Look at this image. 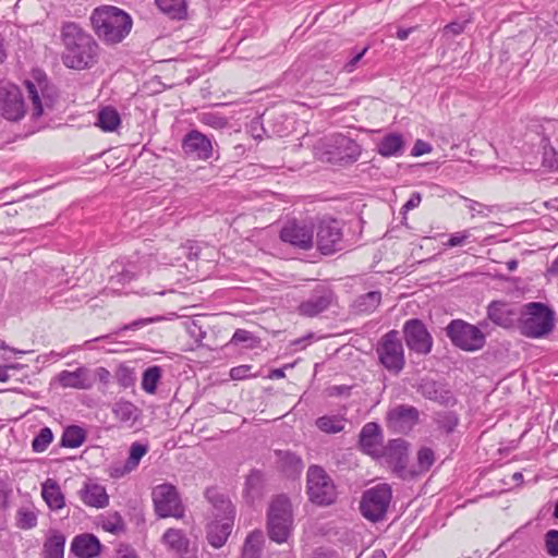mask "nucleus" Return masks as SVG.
I'll return each mask as SVG.
<instances>
[{
	"mask_svg": "<svg viewBox=\"0 0 558 558\" xmlns=\"http://www.w3.org/2000/svg\"><path fill=\"white\" fill-rule=\"evenodd\" d=\"M61 39L64 46L62 61L66 68L84 70L96 63L98 45L78 24L64 23L61 28Z\"/></svg>",
	"mask_w": 558,
	"mask_h": 558,
	"instance_id": "nucleus-1",
	"label": "nucleus"
},
{
	"mask_svg": "<svg viewBox=\"0 0 558 558\" xmlns=\"http://www.w3.org/2000/svg\"><path fill=\"white\" fill-rule=\"evenodd\" d=\"M90 21L96 35L108 44L120 43L132 27L130 15L112 5L95 9Z\"/></svg>",
	"mask_w": 558,
	"mask_h": 558,
	"instance_id": "nucleus-2",
	"label": "nucleus"
},
{
	"mask_svg": "<svg viewBox=\"0 0 558 558\" xmlns=\"http://www.w3.org/2000/svg\"><path fill=\"white\" fill-rule=\"evenodd\" d=\"M518 328L521 335L538 339L551 332L555 326V313L546 304L530 302L518 314Z\"/></svg>",
	"mask_w": 558,
	"mask_h": 558,
	"instance_id": "nucleus-3",
	"label": "nucleus"
},
{
	"mask_svg": "<svg viewBox=\"0 0 558 558\" xmlns=\"http://www.w3.org/2000/svg\"><path fill=\"white\" fill-rule=\"evenodd\" d=\"M361 155L359 144L341 134H335L319 141L316 147V158L331 165H349Z\"/></svg>",
	"mask_w": 558,
	"mask_h": 558,
	"instance_id": "nucleus-4",
	"label": "nucleus"
},
{
	"mask_svg": "<svg viewBox=\"0 0 558 558\" xmlns=\"http://www.w3.org/2000/svg\"><path fill=\"white\" fill-rule=\"evenodd\" d=\"M485 322L477 326L463 319H453L446 327V335L451 343L465 352H476L486 344V335L482 327H486Z\"/></svg>",
	"mask_w": 558,
	"mask_h": 558,
	"instance_id": "nucleus-5",
	"label": "nucleus"
},
{
	"mask_svg": "<svg viewBox=\"0 0 558 558\" xmlns=\"http://www.w3.org/2000/svg\"><path fill=\"white\" fill-rule=\"evenodd\" d=\"M292 509L288 497L277 496L269 505L267 512L268 536L276 543H284L292 530Z\"/></svg>",
	"mask_w": 558,
	"mask_h": 558,
	"instance_id": "nucleus-6",
	"label": "nucleus"
},
{
	"mask_svg": "<svg viewBox=\"0 0 558 558\" xmlns=\"http://www.w3.org/2000/svg\"><path fill=\"white\" fill-rule=\"evenodd\" d=\"M344 248L343 222L330 216L319 219L316 225V250L329 256Z\"/></svg>",
	"mask_w": 558,
	"mask_h": 558,
	"instance_id": "nucleus-7",
	"label": "nucleus"
},
{
	"mask_svg": "<svg viewBox=\"0 0 558 558\" xmlns=\"http://www.w3.org/2000/svg\"><path fill=\"white\" fill-rule=\"evenodd\" d=\"M391 499V487L388 484H378L363 493L360 511L371 522L381 521L386 517Z\"/></svg>",
	"mask_w": 558,
	"mask_h": 558,
	"instance_id": "nucleus-8",
	"label": "nucleus"
},
{
	"mask_svg": "<svg viewBox=\"0 0 558 558\" xmlns=\"http://www.w3.org/2000/svg\"><path fill=\"white\" fill-rule=\"evenodd\" d=\"M28 98L32 101L31 118L39 119L46 110H51L58 99L54 86L50 85L45 75L35 76V81H25Z\"/></svg>",
	"mask_w": 558,
	"mask_h": 558,
	"instance_id": "nucleus-9",
	"label": "nucleus"
},
{
	"mask_svg": "<svg viewBox=\"0 0 558 558\" xmlns=\"http://www.w3.org/2000/svg\"><path fill=\"white\" fill-rule=\"evenodd\" d=\"M376 353L380 364L388 372L399 374L404 368V349L397 330H390L380 338Z\"/></svg>",
	"mask_w": 558,
	"mask_h": 558,
	"instance_id": "nucleus-10",
	"label": "nucleus"
},
{
	"mask_svg": "<svg viewBox=\"0 0 558 558\" xmlns=\"http://www.w3.org/2000/svg\"><path fill=\"white\" fill-rule=\"evenodd\" d=\"M151 495L155 511L158 517H173L177 519L184 517L185 509L175 486L168 483L157 485L153 489Z\"/></svg>",
	"mask_w": 558,
	"mask_h": 558,
	"instance_id": "nucleus-11",
	"label": "nucleus"
},
{
	"mask_svg": "<svg viewBox=\"0 0 558 558\" xmlns=\"http://www.w3.org/2000/svg\"><path fill=\"white\" fill-rule=\"evenodd\" d=\"M0 114L9 122H19L26 114V106L23 94L15 84L0 82Z\"/></svg>",
	"mask_w": 558,
	"mask_h": 558,
	"instance_id": "nucleus-12",
	"label": "nucleus"
},
{
	"mask_svg": "<svg viewBox=\"0 0 558 558\" xmlns=\"http://www.w3.org/2000/svg\"><path fill=\"white\" fill-rule=\"evenodd\" d=\"M403 335L407 347L422 355H426L432 351L433 337L422 320L413 318L407 320L403 325Z\"/></svg>",
	"mask_w": 558,
	"mask_h": 558,
	"instance_id": "nucleus-13",
	"label": "nucleus"
},
{
	"mask_svg": "<svg viewBox=\"0 0 558 558\" xmlns=\"http://www.w3.org/2000/svg\"><path fill=\"white\" fill-rule=\"evenodd\" d=\"M161 543L175 558H198L197 545L180 529L170 527L161 536Z\"/></svg>",
	"mask_w": 558,
	"mask_h": 558,
	"instance_id": "nucleus-14",
	"label": "nucleus"
},
{
	"mask_svg": "<svg viewBox=\"0 0 558 558\" xmlns=\"http://www.w3.org/2000/svg\"><path fill=\"white\" fill-rule=\"evenodd\" d=\"M418 410L409 404H398L387 412V426L395 433L408 434L418 423Z\"/></svg>",
	"mask_w": 558,
	"mask_h": 558,
	"instance_id": "nucleus-15",
	"label": "nucleus"
},
{
	"mask_svg": "<svg viewBox=\"0 0 558 558\" xmlns=\"http://www.w3.org/2000/svg\"><path fill=\"white\" fill-rule=\"evenodd\" d=\"M184 155L196 160H208L213 156V143L197 130L187 132L182 140Z\"/></svg>",
	"mask_w": 558,
	"mask_h": 558,
	"instance_id": "nucleus-16",
	"label": "nucleus"
},
{
	"mask_svg": "<svg viewBox=\"0 0 558 558\" xmlns=\"http://www.w3.org/2000/svg\"><path fill=\"white\" fill-rule=\"evenodd\" d=\"M359 445L364 453L373 458H381L384 452V435L379 424L376 422L366 423L360 432Z\"/></svg>",
	"mask_w": 558,
	"mask_h": 558,
	"instance_id": "nucleus-17",
	"label": "nucleus"
},
{
	"mask_svg": "<svg viewBox=\"0 0 558 558\" xmlns=\"http://www.w3.org/2000/svg\"><path fill=\"white\" fill-rule=\"evenodd\" d=\"M279 238L294 247L307 250L312 246L313 231L305 223L289 220L280 230Z\"/></svg>",
	"mask_w": 558,
	"mask_h": 558,
	"instance_id": "nucleus-18",
	"label": "nucleus"
},
{
	"mask_svg": "<svg viewBox=\"0 0 558 558\" xmlns=\"http://www.w3.org/2000/svg\"><path fill=\"white\" fill-rule=\"evenodd\" d=\"M338 498V489L333 478L320 466L316 465V507L333 505Z\"/></svg>",
	"mask_w": 558,
	"mask_h": 558,
	"instance_id": "nucleus-19",
	"label": "nucleus"
},
{
	"mask_svg": "<svg viewBox=\"0 0 558 558\" xmlns=\"http://www.w3.org/2000/svg\"><path fill=\"white\" fill-rule=\"evenodd\" d=\"M78 496L84 505L92 508L102 509L109 505L106 487L94 481H86L80 489Z\"/></svg>",
	"mask_w": 558,
	"mask_h": 558,
	"instance_id": "nucleus-20",
	"label": "nucleus"
},
{
	"mask_svg": "<svg viewBox=\"0 0 558 558\" xmlns=\"http://www.w3.org/2000/svg\"><path fill=\"white\" fill-rule=\"evenodd\" d=\"M417 391L424 398L442 405H450L454 403V398L450 390H448L441 383L433 379L423 378L418 384Z\"/></svg>",
	"mask_w": 558,
	"mask_h": 558,
	"instance_id": "nucleus-21",
	"label": "nucleus"
},
{
	"mask_svg": "<svg viewBox=\"0 0 558 558\" xmlns=\"http://www.w3.org/2000/svg\"><path fill=\"white\" fill-rule=\"evenodd\" d=\"M234 520L229 518L213 519L206 526V538L215 547H222L231 534Z\"/></svg>",
	"mask_w": 558,
	"mask_h": 558,
	"instance_id": "nucleus-22",
	"label": "nucleus"
},
{
	"mask_svg": "<svg viewBox=\"0 0 558 558\" xmlns=\"http://www.w3.org/2000/svg\"><path fill=\"white\" fill-rule=\"evenodd\" d=\"M518 312L508 303L494 301L487 307L488 318L502 328H511L518 323Z\"/></svg>",
	"mask_w": 558,
	"mask_h": 558,
	"instance_id": "nucleus-23",
	"label": "nucleus"
},
{
	"mask_svg": "<svg viewBox=\"0 0 558 558\" xmlns=\"http://www.w3.org/2000/svg\"><path fill=\"white\" fill-rule=\"evenodd\" d=\"M205 497L213 506V519L229 518L234 520L235 508L231 500L217 488L210 487L205 492Z\"/></svg>",
	"mask_w": 558,
	"mask_h": 558,
	"instance_id": "nucleus-24",
	"label": "nucleus"
},
{
	"mask_svg": "<svg viewBox=\"0 0 558 558\" xmlns=\"http://www.w3.org/2000/svg\"><path fill=\"white\" fill-rule=\"evenodd\" d=\"M387 458V460L393 464V469L401 476L402 472L405 469V462L408 458V444L403 439H391L388 445L384 446L383 456Z\"/></svg>",
	"mask_w": 558,
	"mask_h": 558,
	"instance_id": "nucleus-25",
	"label": "nucleus"
},
{
	"mask_svg": "<svg viewBox=\"0 0 558 558\" xmlns=\"http://www.w3.org/2000/svg\"><path fill=\"white\" fill-rule=\"evenodd\" d=\"M101 544L93 534H81L73 538L71 553L78 558H94L100 554Z\"/></svg>",
	"mask_w": 558,
	"mask_h": 558,
	"instance_id": "nucleus-26",
	"label": "nucleus"
},
{
	"mask_svg": "<svg viewBox=\"0 0 558 558\" xmlns=\"http://www.w3.org/2000/svg\"><path fill=\"white\" fill-rule=\"evenodd\" d=\"M89 371L81 366L73 372L62 371L58 374L57 380L63 388L89 389L93 383L89 378Z\"/></svg>",
	"mask_w": 558,
	"mask_h": 558,
	"instance_id": "nucleus-27",
	"label": "nucleus"
},
{
	"mask_svg": "<svg viewBox=\"0 0 558 558\" xmlns=\"http://www.w3.org/2000/svg\"><path fill=\"white\" fill-rule=\"evenodd\" d=\"M134 268V265L130 263L125 264L122 260L113 262L108 268L109 283L111 284V287L113 289L118 287H123L124 284L134 280L136 277Z\"/></svg>",
	"mask_w": 558,
	"mask_h": 558,
	"instance_id": "nucleus-28",
	"label": "nucleus"
},
{
	"mask_svg": "<svg viewBox=\"0 0 558 558\" xmlns=\"http://www.w3.org/2000/svg\"><path fill=\"white\" fill-rule=\"evenodd\" d=\"M158 10L168 19L184 21L189 16L187 0H155Z\"/></svg>",
	"mask_w": 558,
	"mask_h": 558,
	"instance_id": "nucleus-29",
	"label": "nucleus"
},
{
	"mask_svg": "<svg viewBox=\"0 0 558 558\" xmlns=\"http://www.w3.org/2000/svg\"><path fill=\"white\" fill-rule=\"evenodd\" d=\"M114 417L122 424L132 427L141 416V410L131 401L119 400L112 405Z\"/></svg>",
	"mask_w": 558,
	"mask_h": 558,
	"instance_id": "nucleus-30",
	"label": "nucleus"
},
{
	"mask_svg": "<svg viewBox=\"0 0 558 558\" xmlns=\"http://www.w3.org/2000/svg\"><path fill=\"white\" fill-rule=\"evenodd\" d=\"M65 536L58 530H50L43 545L44 558H63Z\"/></svg>",
	"mask_w": 558,
	"mask_h": 558,
	"instance_id": "nucleus-31",
	"label": "nucleus"
},
{
	"mask_svg": "<svg viewBox=\"0 0 558 558\" xmlns=\"http://www.w3.org/2000/svg\"><path fill=\"white\" fill-rule=\"evenodd\" d=\"M41 496L47 506L53 511L65 506L64 495L56 481L48 480L43 484Z\"/></svg>",
	"mask_w": 558,
	"mask_h": 558,
	"instance_id": "nucleus-32",
	"label": "nucleus"
},
{
	"mask_svg": "<svg viewBox=\"0 0 558 558\" xmlns=\"http://www.w3.org/2000/svg\"><path fill=\"white\" fill-rule=\"evenodd\" d=\"M402 135L390 133L384 136L377 145V151L384 157L399 156L403 153Z\"/></svg>",
	"mask_w": 558,
	"mask_h": 558,
	"instance_id": "nucleus-33",
	"label": "nucleus"
},
{
	"mask_svg": "<svg viewBox=\"0 0 558 558\" xmlns=\"http://www.w3.org/2000/svg\"><path fill=\"white\" fill-rule=\"evenodd\" d=\"M278 462L281 471L289 477L301 474L303 463L300 457L290 451H278Z\"/></svg>",
	"mask_w": 558,
	"mask_h": 558,
	"instance_id": "nucleus-34",
	"label": "nucleus"
},
{
	"mask_svg": "<svg viewBox=\"0 0 558 558\" xmlns=\"http://www.w3.org/2000/svg\"><path fill=\"white\" fill-rule=\"evenodd\" d=\"M337 307L338 303L333 291L326 284H316V314L327 310L335 313Z\"/></svg>",
	"mask_w": 558,
	"mask_h": 558,
	"instance_id": "nucleus-35",
	"label": "nucleus"
},
{
	"mask_svg": "<svg viewBox=\"0 0 558 558\" xmlns=\"http://www.w3.org/2000/svg\"><path fill=\"white\" fill-rule=\"evenodd\" d=\"M264 535L260 531L250 533L244 542L241 558H260Z\"/></svg>",
	"mask_w": 558,
	"mask_h": 558,
	"instance_id": "nucleus-36",
	"label": "nucleus"
},
{
	"mask_svg": "<svg viewBox=\"0 0 558 558\" xmlns=\"http://www.w3.org/2000/svg\"><path fill=\"white\" fill-rule=\"evenodd\" d=\"M121 123L119 112L112 107H105L98 112L97 125L105 132H113Z\"/></svg>",
	"mask_w": 558,
	"mask_h": 558,
	"instance_id": "nucleus-37",
	"label": "nucleus"
},
{
	"mask_svg": "<svg viewBox=\"0 0 558 558\" xmlns=\"http://www.w3.org/2000/svg\"><path fill=\"white\" fill-rule=\"evenodd\" d=\"M347 418L343 415H324L316 420V426L326 434H337L344 429Z\"/></svg>",
	"mask_w": 558,
	"mask_h": 558,
	"instance_id": "nucleus-38",
	"label": "nucleus"
},
{
	"mask_svg": "<svg viewBox=\"0 0 558 558\" xmlns=\"http://www.w3.org/2000/svg\"><path fill=\"white\" fill-rule=\"evenodd\" d=\"M85 439L86 432L77 425H71L64 429L60 444L65 448H77L85 441Z\"/></svg>",
	"mask_w": 558,
	"mask_h": 558,
	"instance_id": "nucleus-39",
	"label": "nucleus"
},
{
	"mask_svg": "<svg viewBox=\"0 0 558 558\" xmlns=\"http://www.w3.org/2000/svg\"><path fill=\"white\" fill-rule=\"evenodd\" d=\"M381 301V294L378 291H371L356 299L355 308L360 313H371L375 311Z\"/></svg>",
	"mask_w": 558,
	"mask_h": 558,
	"instance_id": "nucleus-40",
	"label": "nucleus"
},
{
	"mask_svg": "<svg viewBox=\"0 0 558 558\" xmlns=\"http://www.w3.org/2000/svg\"><path fill=\"white\" fill-rule=\"evenodd\" d=\"M161 378V368L157 365L149 366L143 373L142 389L147 393H155Z\"/></svg>",
	"mask_w": 558,
	"mask_h": 558,
	"instance_id": "nucleus-41",
	"label": "nucleus"
},
{
	"mask_svg": "<svg viewBox=\"0 0 558 558\" xmlns=\"http://www.w3.org/2000/svg\"><path fill=\"white\" fill-rule=\"evenodd\" d=\"M231 343L240 344L245 349H255L259 345L260 339L246 329H236L231 338Z\"/></svg>",
	"mask_w": 558,
	"mask_h": 558,
	"instance_id": "nucleus-42",
	"label": "nucleus"
},
{
	"mask_svg": "<svg viewBox=\"0 0 558 558\" xmlns=\"http://www.w3.org/2000/svg\"><path fill=\"white\" fill-rule=\"evenodd\" d=\"M148 445L135 441L131 445L129 450V457L125 460L126 468L133 471L137 469L142 458L148 452Z\"/></svg>",
	"mask_w": 558,
	"mask_h": 558,
	"instance_id": "nucleus-43",
	"label": "nucleus"
},
{
	"mask_svg": "<svg viewBox=\"0 0 558 558\" xmlns=\"http://www.w3.org/2000/svg\"><path fill=\"white\" fill-rule=\"evenodd\" d=\"M16 524L22 530H31L37 525V513L29 507H22L16 512Z\"/></svg>",
	"mask_w": 558,
	"mask_h": 558,
	"instance_id": "nucleus-44",
	"label": "nucleus"
},
{
	"mask_svg": "<svg viewBox=\"0 0 558 558\" xmlns=\"http://www.w3.org/2000/svg\"><path fill=\"white\" fill-rule=\"evenodd\" d=\"M101 527L106 532L119 534L125 531V522L119 512H114L102 520Z\"/></svg>",
	"mask_w": 558,
	"mask_h": 558,
	"instance_id": "nucleus-45",
	"label": "nucleus"
},
{
	"mask_svg": "<svg viewBox=\"0 0 558 558\" xmlns=\"http://www.w3.org/2000/svg\"><path fill=\"white\" fill-rule=\"evenodd\" d=\"M53 439L49 427H43L32 441V449L35 452H44Z\"/></svg>",
	"mask_w": 558,
	"mask_h": 558,
	"instance_id": "nucleus-46",
	"label": "nucleus"
},
{
	"mask_svg": "<svg viewBox=\"0 0 558 558\" xmlns=\"http://www.w3.org/2000/svg\"><path fill=\"white\" fill-rule=\"evenodd\" d=\"M542 165L551 171H558V151L553 146H544Z\"/></svg>",
	"mask_w": 558,
	"mask_h": 558,
	"instance_id": "nucleus-47",
	"label": "nucleus"
},
{
	"mask_svg": "<svg viewBox=\"0 0 558 558\" xmlns=\"http://www.w3.org/2000/svg\"><path fill=\"white\" fill-rule=\"evenodd\" d=\"M435 462L434 451L429 448H421L417 452V466L420 472H426Z\"/></svg>",
	"mask_w": 558,
	"mask_h": 558,
	"instance_id": "nucleus-48",
	"label": "nucleus"
},
{
	"mask_svg": "<svg viewBox=\"0 0 558 558\" xmlns=\"http://www.w3.org/2000/svg\"><path fill=\"white\" fill-rule=\"evenodd\" d=\"M116 378L120 386L128 388L134 384L135 377L133 371L124 365L120 364L116 371Z\"/></svg>",
	"mask_w": 558,
	"mask_h": 558,
	"instance_id": "nucleus-49",
	"label": "nucleus"
},
{
	"mask_svg": "<svg viewBox=\"0 0 558 558\" xmlns=\"http://www.w3.org/2000/svg\"><path fill=\"white\" fill-rule=\"evenodd\" d=\"M162 320V317L161 316H155V317H147V318H138V319H135L133 320L132 323L130 324H125L123 325L122 327H120L116 332H113L114 335H119L121 333L122 331H128V330H132V331H135V330H138L149 324H153V323H157V322H160Z\"/></svg>",
	"mask_w": 558,
	"mask_h": 558,
	"instance_id": "nucleus-50",
	"label": "nucleus"
},
{
	"mask_svg": "<svg viewBox=\"0 0 558 558\" xmlns=\"http://www.w3.org/2000/svg\"><path fill=\"white\" fill-rule=\"evenodd\" d=\"M368 47L363 48L361 51L353 54L341 68V72L353 73L360 68L363 57L365 56Z\"/></svg>",
	"mask_w": 558,
	"mask_h": 558,
	"instance_id": "nucleus-51",
	"label": "nucleus"
},
{
	"mask_svg": "<svg viewBox=\"0 0 558 558\" xmlns=\"http://www.w3.org/2000/svg\"><path fill=\"white\" fill-rule=\"evenodd\" d=\"M545 548L549 556L557 557L558 556V531L549 530L545 534Z\"/></svg>",
	"mask_w": 558,
	"mask_h": 558,
	"instance_id": "nucleus-52",
	"label": "nucleus"
},
{
	"mask_svg": "<svg viewBox=\"0 0 558 558\" xmlns=\"http://www.w3.org/2000/svg\"><path fill=\"white\" fill-rule=\"evenodd\" d=\"M201 122L215 129H221L227 125V120L211 112H205L201 116Z\"/></svg>",
	"mask_w": 558,
	"mask_h": 558,
	"instance_id": "nucleus-53",
	"label": "nucleus"
},
{
	"mask_svg": "<svg viewBox=\"0 0 558 558\" xmlns=\"http://www.w3.org/2000/svg\"><path fill=\"white\" fill-rule=\"evenodd\" d=\"M263 481L262 473L259 471H252L246 477L245 488L248 494L257 493L260 488Z\"/></svg>",
	"mask_w": 558,
	"mask_h": 558,
	"instance_id": "nucleus-54",
	"label": "nucleus"
},
{
	"mask_svg": "<svg viewBox=\"0 0 558 558\" xmlns=\"http://www.w3.org/2000/svg\"><path fill=\"white\" fill-rule=\"evenodd\" d=\"M470 236L471 234L468 230L452 233L449 240L445 243V245L448 247L461 246Z\"/></svg>",
	"mask_w": 558,
	"mask_h": 558,
	"instance_id": "nucleus-55",
	"label": "nucleus"
},
{
	"mask_svg": "<svg viewBox=\"0 0 558 558\" xmlns=\"http://www.w3.org/2000/svg\"><path fill=\"white\" fill-rule=\"evenodd\" d=\"M469 21L464 22H451L442 28L445 36H457L464 32Z\"/></svg>",
	"mask_w": 558,
	"mask_h": 558,
	"instance_id": "nucleus-56",
	"label": "nucleus"
},
{
	"mask_svg": "<svg viewBox=\"0 0 558 558\" xmlns=\"http://www.w3.org/2000/svg\"><path fill=\"white\" fill-rule=\"evenodd\" d=\"M251 368H252V366H250V365H240L236 367H232L230 369V377L233 380L245 379L250 376Z\"/></svg>",
	"mask_w": 558,
	"mask_h": 558,
	"instance_id": "nucleus-57",
	"label": "nucleus"
},
{
	"mask_svg": "<svg viewBox=\"0 0 558 558\" xmlns=\"http://www.w3.org/2000/svg\"><path fill=\"white\" fill-rule=\"evenodd\" d=\"M131 472H133V470L128 469L125 462L123 464H119V463L112 464L109 469V474L113 478H121Z\"/></svg>",
	"mask_w": 558,
	"mask_h": 558,
	"instance_id": "nucleus-58",
	"label": "nucleus"
},
{
	"mask_svg": "<svg viewBox=\"0 0 558 558\" xmlns=\"http://www.w3.org/2000/svg\"><path fill=\"white\" fill-rule=\"evenodd\" d=\"M10 494L11 489L9 485L0 480V510L8 507Z\"/></svg>",
	"mask_w": 558,
	"mask_h": 558,
	"instance_id": "nucleus-59",
	"label": "nucleus"
},
{
	"mask_svg": "<svg viewBox=\"0 0 558 558\" xmlns=\"http://www.w3.org/2000/svg\"><path fill=\"white\" fill-rule=\"evenodd\" d=\"M432 150V146L422 141V140H417L412 148V156H415V157H418V156H422L424 154H427Z\"/></svg>",
	"mask_w": 558,
	"mask_h": 558,
	"instance_id": "nucleus-60",
	"label": "nucleus"
},
{
	"mask_svg": "<svg viewBox=\"0 0 558 558\" xmlns=\"http://www.w3.org/2000/svg\"><path fill=\"white\" fill-rule=\"evenodd\" d=\"M307 496L311 502H314V465H310L307 469Z\"/></svg>",
	"mask_w": 558,
	"mask_h": 558,
	"instance_id": "nucleus-61",
	"label": "nucleus"
},
{
	"mask_svg": "<svg viewBox=\"0 0 558 558\" xmlns=\"http://www.w3.org/2000/svg\"><path fill=\"white\" fill-rule=\"evenodd\" d=\"M117 558H140L135 549L129 545H120L117 550Z\"/></svg>",
	"mask_w": 558,
	"mask_h": 558,
	"instance_id": "nucleus-62",
	"label": "nucleus"
},
{
	"mask_svg": "<svg viewBox=\"0 0 558 558\" xmlns=\"http://www.w3.org/2000/svg\"><path fill=\"white\" fill-rule=\"evenodd\" d=\"M187 331L195 339L196 342H201L202 339L206 336V331L202 330L201 326H198L195 322H193L189 327Z\"/></svg>",
	"mask_w": 558,
	"mask_h": 558,
	"instance_id": "nucleus-63",
	"label": "nucleus"
},
{
	"mask_svg": "<svg viewBox=\"0 0 558 558\" xmlns=\"http://www.w3.org/2000/svg\"><path fill=\"white\" fill-rule=\"evenodd\" d=\"M422 201V196L420 193L415 192L411 194L410 198L407 201V203L403 205L404 210H412L416 208Z\"/></svg>",
	"mask_w": 558,
	"mask_h": 558,
	"instance_id": "nucleus-64",
	"label": "nucleus"
}]
</instances>
